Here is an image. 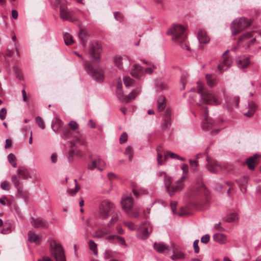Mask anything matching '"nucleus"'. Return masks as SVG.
Here are the masks:
<instances>
[{
	"instance_id": "423d86ee",
	"label": "nucleus",
	"mask_w": 261,
	"mask_h": 261,
	"mask_svg": "<svg viewBox=\"0 0 261 261\" xmlns=\"http://www.w3.org/2000/svg\"><path fill=\"white\" fill-rule=\"evenodd\" d=\"M252 22L245 17L234 19L232 22L231 30L232 35L235 36L249 27Z\"/></svg>"
},
{
	"instance_id": "37998d69",
	"label": "nucleus",
	"mask_w": 261,
	"mask_h": 261,
	"mask_svg": "<svg viewBox=\"0 0 261 261\" xmlns=\"http://www.w3.org/2000/svg\"><path fill=\"white\" fill-rule=\"evenodd\" d=\"M125 154L128 155V160L132 161L133 159V148L131 146H128L126 148L125 151Z\"/></svg>"
},
{
	"instance_id": "8fccbe9b",
	"label": "nucleus",
	"mask_w": 261,
	"mask_h": 261,
	"mask_svg": "<svg viewBox=\"0 0 261 261\" xmlns=\"http://www.w3.org/2000/svg\"><path fill=\"white\" fill-rule=\"evenodd\" d=\"M114 62L116 65L119 68H122V58L119 56H116L114 58Z\"/></svg>"
},
{
	"instance_id": "5fc2aeb1",
	"label": "nucleus",
	"mask_w": 261,
	"mask_h": 261,
	"mask_svg": "<svg viewBox=\"0 0 261 261\" xmlns=\"http://www.w3.org/2000/svg\"><path fill=\"white\" fill-rule=\"evenodd\" d=\"M240 98L238 96H234L232 99V102L230 104V106H234L236 108H238L239 105Z\"/></svg>"
},
{
	"instance_id": "a878e982",
	"label": "nucleus",
	"mask_w": 261,
	"mask_h": 261,
	"mask_svg": "<svg viewBox=\"0 0 261 261\" xmlns=\"http://www.w3.org/2000/svg\"><path fill=\"white\" fill-rule=\"evenodd\" d=\"M166 97L164 95H160L157 100V109L159 112H162L166 107Z\"/></svg>"
},
{
	"instance_id": "c85d7f7f",
	"label": "nucleus",
	"mask_w": 261,
	"mask_h": 261,
	"mask_svg": "<svg viewBox=\"0 0 261 261\" xmlns=\"http://www.w3.org/2000/svg\"><path fill=\"white\" fill-rule=\"evenodd\" d=\"M14 226L12 224L5 223L1 230V232L4 234H9L14 230Z\"/></svg>"
},
{
	"instance_id": "f8f14e48",
	"label": "nucleus",
	"mask_w": 261,
	"mask_h": 261,
	"mask_svg": "<svg viewBox=\"0 0 261 261\" xmlns=\"http://www.w3.org/2000/svg\"><path fill=\"white\" fill-rule=\"evenodd\" d=\"M228 51V50H226L222 56V61L218 65V69L221 72L228 69L231 64V58L229 57H225Z\"/></svg>"
},
{
	"instance_id": "4d7b16f0",
	"label": "nucleus",
	"mask_w": 261,
	"mask_h": 261,
	"mask_svg": "<svg viewBox=\"0 0 261 261\" xmlns=\"http://www.w3.org/2000/svg\"><path fill=\"white\" fill-rule=\"evenodd\" d=\"M7 115V110L5 108H2L0 110V118L3 120L6 118Z\"/></svg>"
},
{
	"instance_id": "13d9d810",
	"label": "nucleus",
	"mask_w": 261,
	"mask_h": 261,
	"mask_svg": "<svg viewBox=\"0 0 261 261\" xmlns=\"http://www.w3.org/2000/svg\"><path fill=\"white\" fill-rule=\"evenodd\" d=\"M195 92L193 89H191L189 92V100L190 102H194L195 101Z\"/></svg>"
},
{
	"instance_id": "4c0bfd02",
	"label": "nucleus",
	"mask_w": 261,
	"mask_h": 261,
	"mask_svg": "<svg viewBox=\"0 0 261 261\" xmlns=\"http://www.w3.org/2000/svg\"><path fill=\"white\" fill-rule=\"evenodd\" d=\"M164 182L167 191L169 189V187H170L173 184L172 183V178L170 176H167V175H165L164 176Z\"/></svg>"
},
{
	"instance_id": "0eeeda50",
	"label": "nucleus",
	"mask_w": 261,
	"mask_h": 261,
	"mask_svg": "<svg viewBox=\"0 0 261 261\" xmlns=\"http://www.w3.org/2000/svg\"><path fill=\"white\" fill-rule=\"evenodd\" d=\"M50 251L56 261H66L63 247L54 240L50 242Z\"/></svg>"
},
{
	"instance_id": "3c124183",
	"label": "nucleus",
	"mask_w": 261,
	"mask_h": 261,
	"mask_svg": "<svg viewBox=\"0 0 261 261\" xmlns=\"http://www.w3.org/2000/svg\"><path fill=\"white\" fill-rule=\"evenodd\" d=\"M127 140V134L126 133H123L119 138V142L120 144H123L126 142Z\"/></svg>"
},
{
	"instance_id": "412c9836",
	"label": "nucleus",
	"mask_w": 261,
	"mask_h": 261,
	"mask_svg": "<svg viewBox=\"0 0 261 261\" xmlns=\"http://www.w3.org/2000/svg\"><path fill=\"white\" fill-rule=\"evenodd\" d=\"M153 246L155 250L159 253H163L165 250H169V246L163 242H155Z\"/></svg>"
},
{
	"instance_id": "a19ab883",
	"label": "nucleus",
	"mask_w": 261,
	"mask_h": 261,
	"mask_svg": "<svg viewBox=\"0 0 261 261\" xmlns=\"http://www.w3.org/2000/svg\"><path fill=\"white\" fill-rule=\"evenodd\" d=\"M61 132L64 138L67 139L71 137V131L67 127H64Z\"/></svg>"
},
{
	"instance_id": "09e8293b",
	"label": "nucleus",
	"mask_w": 261,
	"mask_h": 261,
	"mask_svg": "<svg viewBox=\"0 0 261 261\" xmlns=\"http://www.w3.org/2000/svg\"><path fill=\"white\" fill-rule=\"evenodd\" d=\"M118 220V215L117 214L114 215L111 220L109 221V222L108 223V227H111L113 225H114Z\"/></svg>"
},
{
	"instance_id": "4468645a",
	"label": "nucleus",
	"mask_w": 261,
	"mask_h": 261,
	"mask_svg": "<svg viewBox=\"0 0 261 261\" xmlns=\"http://www.w3.org/2000/svg\"><path fill=\"white\" fill-rule=\"evenodd\" d=\"M121 203L123 208L126 213H128L133 206V200L129 196H125L122 198Z\"/></svg>"
},
{
	"instance_id": "a211bd4d",
	"label": "nucleus",
	"mask_w": 261,
	"mask_h": 261,
	"mask_svg": "<svg viewBox=\"0 0 261 261\" xmlns=\"http://www.w3.org/2000/svg\"><path fill=\"white\" fill-rule=\"evenodd\" d=\"M248 178L249 177L248 176H244L236 180L238 183L240 190L243 193H245L246 192Z\"/></svg>"
},
{
	"instance_id": "dca6fc26",
	"label": "nucleus",
	"mask_w": 261,
	"mask_h": 261,
	"mask_svg": "<svg viewBox=\"0 0 261 261\" xmlns=\"http://www.w3.org/2000/svg\"><path fill=\"white\" fill-rule=\"evenodd\" d=\"M259 155L257 154H255L253 156L249 158L246 160L245 164L247 165L248 168L250 170H253L254 169L255 166L258 163L257 159Z\"/></svg>"
},
{
	"instance_id": "1a4fd4ad",
	"label": "nucleus",
	"mask_w": 261,
	"mask_h": 261,
	"mask_svg": "<svg viewBox=\"0 0 261 261\" xmlns=\"http://www.w3.org/2000/svg\"><path fill=\"white\" fill-rule=\"evenodd\" d=\"M84 66L87 73L91 75L96 81L99 82H103L104 77L103 73L101 71L94 69L92 65L89 61H85Z\"/></svg>"
},
{
	"instance_id": "2eb2a0df",
	"label": "nucleus",
	"mask_w": 261,
	"mask_h": 261,
	"mask_svg": "<svg viewBox=\"0 0 261 261\" xmlns=\"http://www.w3.org/2000/svg\"><path fill=\"white\" fill-rule=\"evenodd\" d=\"M238 67L240 69L246 68L250 64V58L246 56L241 57L236 60Z\"/></svg>"
},
{
	"instance_id": "c9c22d12",
	"label": "nucleus",
	"mask_w": 261,
	"mask_h": 261,
	"mask_svg": "<svg viewBox=\"0 0 261 261\" xmlns=\"http://www.w3.org/2000/svg\"><path fill=\"white\" fill-rule=\"evenodd\" d=\"M75 188L74 189H68L67 191L71 196H74L80 189L76 179H74Z\"/></svg>"
},
{
	"instance_id": "c756f323",
	"label": "nucleus",
	"mask_w": 261,
	"mask_h": 261,
	"mask_svg": "<svg viewBox=\"0 0 261 261\" xmlns=\"http://www.w3.org/2000/svg\"><path fill=\"white\" fill-rule=\"evenodd\" d=\"M254 32H247L240 36L238 40V42L240 43L247 41L249 39L252 38L253 36Z\"/></svg>"
},
{
	"instance_id": "393cba45",
	"label": "nucleus",
	"mask_w": 261,
	"mask_h": 261,
	"mask_svg": "<svg viewBox=\"0 0 261 261\" xmlns=\"http://www.w3.org/2000/svg\"><path fill=\"white\" fill-rule=\"evenodd\" d=\"M133 66L134 68L130 72L131 75L136 78H140L143 72L142 67L138 64H135Z\"/></svg>"
},
{
	"instance_id": "58836bf2",
	"label": "nucleus",
	"mask_w": 261,
	"mask_h": 261,
	"mask_svg": "<svg viewBox=\"0 0 261 261\" xmlns=\"http://www.w3.org/2000/svg\"><path fill=\"white\" fill-rule=\"evenodd\" d=\"M75 154L76 155L82 157L83 156V153L81 151H74L73 149H70L69 151V160L70 161L72 160L73 155Z\"/></svg>"
},
{
	"instance_id": "49530a36",
	"label": "nucleus",
	"mask_w": 261,
	"mask_h": 261,
	"mask_svg": "<svg viewBox=\"0 0 261 261\" xmlns=\"http://www.w3.org/2000/svg\"><path fill=\"white\" fill-rule=\"evenodd\" d=\"M36 122L41 128L43 129L45 128V126L44 121L41 117H40V116L36 117Z\"/></svg>"
},
{
	"instance_id": "5701e85b",
	"label": "nucleus",
	"mask_w": 261,
	"mask_h": 261,
	"mask_svg": "<svg viewBox=\"0 0 261 261\" xmlns=\"http://www.w3.org/2000/svg\"><path fill=\"white\" fill-rule=\"evenodd\" d=\"M208 164L206 165L207 169L212 173H216L217 171V167L219 166L217 162H213L208 157L207 158Z\"/></svg>"
},
{
	"instance_id": "052dcab7",
	"label": "nucleus",
	"mask_w": 261,
	"mask_h": 261,
	"mask_svg": "<svg viewBox=\"0 0 261 261\" xmlns=\"http://www.w3.org/2000/svg\"><path fill=\"white\" fill-rule=\"evenodd\" d=\"M210 236L209 234H206L202 236L201 238V242L204 244H207L210 241Z\"/></svg>"
},
{
	"instance_id": "79ce46f5",
	"label": "nucleus",
	"mask_w": 261,
	"mask_h": 261,
	"mask_svg": "<svg viewBox=\"0 0 261 261\" xmlns=\"http://www.w3.org/2000/svg\"><path fill=\"white\" fill-rule=\"evenodd\" d=\"M188 77V74L186 73H184L182 74L180 77V83L182 85V87L181 88V90H184L185 88V85L187 83V79Z\"/></svg>"
},
{
	"instance_id": "72a5a7b5",
	"label": "nucleus",
	"mask_w": 261,
	"mask_h": 261,
	"mask_svg": "<svg viewBox=\"0 0 261 261\" xmlns=\"http://www.w3.org/2000/svg\"><path fill=\"white\" fill-rule=\"evenodd\" d=\"M64 40L65 43L67 45H71L73 43L72 37L67 33L64 34Z\"/></svg>"
},
{
	"instance_id": "bb28decb",
	"label": "nucleus",
	"mask_w": 261,
	"mask_h": 261,
	"mask_svg": "<svg viewBox=\"0 0 261 261\" xmlns=\"http://www.w3.org/2000/svg\"><path fill=\"white\" fill-rule=\"evenodd\" d=\"M31 224L34 227H42L45 226V222L41 218L35 219L31 218Z\"/></svg>"
},
{
	"instance_id": "473e14b6",
	"label": "nucleus",
	"mask_w": 261,
	"mask_h": 261,
	"mask_svg": "<svg viewBox=\"0 0 261 261\" xmlns=\"http://www.w3.org/2000/svg\"><path fill=\"white\" fill-rule=\"evenodd\" d=\"M89 246L91 251L94 255H97L98 254L97 251V244L92 240L89 241Z\"/></svg>"
},
{
	"instance_id": "c03bdc74",
	"label": "nucleus",
	"mask_w": 261,
	"mask_h": 261,
	"mask_svg": "<svg viewBox=\"0 0 261 261\" xmlns=\"http://www.w3.org/2000/svg\"><path fill=\"white\" fill-rule=\"evenodd\" d=\"M257 107V105L253 101H251L248 102L249 110L253 113H255Z\"/></svg>"
},
{
	"instance_id": "ea45409f",
	"label": "nucleus",
	"mask_w": 261,
	"mask_h": 261,
	"mask_svg": "<svg viewBox=\"0 0 261 261\" xmlns=\"http://www.w3.org/2000/svg\"><path fill=\"white\" fill-rule=\"evenodd\" d=\"M184 257V254L180 251L173 253L172 255L171 256V258L173 260H176L178 259H182Z\"/></svg>"
},
{
	"instance_id": "864d4df0",
	"label": "nucleus",
	"mask_w": 261,
	"mask_h": 261,
	"mask_svg": "<svg viewBox=\"0 0 261 261\" xmlns=\"http://www.w3.org/2000/svg\"><path fill=\"white\" fill-rule=\"evenodd\" d=\"M171 125V119L164 118V122L162 125V128L163 129H166L168 128L169 126Z\"/></svg>"
},
{
	"instance_id": "7c9ffc66",
	"label": "nucleus",
	"mask_w": 261,
	"mask_h": 261,
	"mask_svg": "<svg viewBox=\"0 0 261 261\" xmlns=\"http://www.w3.org/2000/svg\"><path fill=\"white\" fill-rule=\"evenodd\" d=\"M19 176L23 179H27L30 177L28 170L24 167H19L17 170Z\"/></svg>"
},
{
	"instance_id": "4be33fe9",
	"label": "nucleus",
	"mask_w": 261,
	"mask_h": 261,
	"mask_svg": "<svg viewBox=\"0 0 261 261\" xmlns=\"http://www.w3.org/2000/svg\"><path fill=\"white\" fill-rule=\"evenodd\" d=\"M205 79L207 85L211 88L214 87L217 84V78L214 74H207L205 75Z\"/></svg>"
},
{
	"instance_id": "cd10ccee",
	"label": "nucleus",
	"mask_w": 261,
	"mask_h": 261,
	"mask_svg": "<svg viewBox=\"0 0 261 261\" xmlns=\"http://www.w3.org/2000/svg\"><path fill=\"white\" fill-rule=\"evenodd\" d=\"M28 240L30 242L36 243V244H39L41 241L40 238L32 231H29L28 232Z\"/></svg>"
},
{
	"instance_id": "e433bc0d",
	"label": "nucleus",
	"mask_w": 261,
	"mask_h": 261,
	"mask_svg": "<svg viewBox=\"0 0 261 261\" xmlns=\"http://www.w3.org/2000/svg\"><path fill=\"white\" fill-rule=\"evenodd\" d=\"M108 233V232H105L101 229H99L94 232V233L93 234V237L94 238H101Z\"/></svg>"
},
{
	"instance_id": "aec40b11",
	"label": "nucleus",
	"mask_w": 261,
	"mask_h": 261,
	"mask_svg": "<svg viewBox=\"0 0 261 261\" xmlns=\"http://www.w3.org/2000/svg\"><path fill=\"white\" fill-rule=\"evenodd\" d=\"M89 34L82 28H80V31L79 33V37L81 40V44L83 45L84 48H86V43L88 38Z\"/></svg>"
},
{
	"instance_id": "b1692460",
	"label": "nucleus",
	"mask_w": 261,
	"mask_h": 261,
	"mask_svg": "<svg viewBox=\"0 0 261 261\" xmlns=\"http://www.w3.org/2000/svg\"><path fill=\"white\" fill-rule=\"evenodd\" d=\"M213 239L215 242H217L221 244H224L227 242L226 236L221 233H217L213 236Z\"/></svg>"
},
{
	"instance_id": "69168bd1",
	"label": "nucleus",
	"mask_w": 261,
	"mask_h": 261,
	"mask_svg": "<svg viewBox=\"0 0 261 261\" xmlns=\"http://www.w3.org/2000/svg\"><path fill=\"white\" fill-rule=\"evenodd\" d=\"M97 168V161L96 160L93 161L91 164L88 166V169L91 170Z\"/></svg>"
},
{
	"instance_id": "a18cd8bd",
	"label": "nucleus",
	"mask_w": 261,
	"mask_h": 261,
	"mask_svg": "<svg viewBox=\"0 0 261 261\" xmlns=\"http://www.w3.org/2000/svg\"><path fill=\"white\" fill-rule=\"evenodd\" d=\"M123 81L126 87H129L133 85L134 81L129 77L125 76L123 78Z\"/></svg>"
},
{
	"instance_id": "f03ea898",
	"label": "nucleus",
	"mask_w": 261,
	"mask_h": 261,
	"mask_svg": "<svg viewBox=\"0 0 261 261\" xmlns=\"http://www.w3.org/2000/svg\"><path fill=\"white\" fill-rule=\"evenodd\" d=\"M186 28L181 24H173L167 31L168 35L172 36V40L180 44L182 48L189 50V47L185 42L187 37L186 35Z\"/></svg>"
},
{
	"instance_id": "338daca9",
	"label": "nucleus",
	"mask_w": 261,
	"mask_h": 261,
	"mask_svg": "<svg viewBox=\"0 0 261 261\" xmlns=\"http://www.w3.org/2000/svg\"><path fill=\"white\" fill-rule=\"evenodd\" d=\"M14 70H15L16 77L19 79V80H20L22 77V75L21 70L17 67L14 68Z\"/></svg>"
},
{
	"instance_id": "f704fd0d",
	"label": "nucleus",
	"mask_w": 261,
	"mask_h": 261,
	"mask_svg": "<svg viewBox=\"0 0 261 261\" xmlns=\"http://www.w3.org/2000/svg\"><path fill=\"white\" fill-rule=\"evenodd\" d=\"M238 219V215L236 213H231L225 218V221L228 222H235Z\"/></svg>"
},
{
	"instance_id": "de8ad7c7",
	"label": "nucleus",
	"mask_w": 261,
	"mask_h": 261,
	"mask_svg": "<svg viewBox=\"0 0 261 261\" xmlns=\"http://www.w3.org/2000/svg\"><path fill=\"white\" fill-rule=\"evenodd\" d=\"M125 226L127 227L129 229L132 230H135L137 229V226L135 224L131 221H127L124 223Z\"/></svg>"
},
{
	"instance_id": "6e6552de",
	"label": "nucleus",
	"mask_w": 261,
	"mask_h": 261,
	"mask_svg": "<svg viewBox=\"0 0 261 261\" xmlns=\"http://www.w3.org/2000/svg\"><path fill=\"white\" fill-rule=\"evenodd\" d=\"M114 208L113 203L108 200H104L99 206L98 216L102 219H107L114 212Z\"/></svg>"
},
{
	"instance_id": "9b49d317",
	"label": "nucleus",
	"mask_w": 261,
	"mask_h": 261,
	"mask_svg": "<svg viewBox=\"0 0 261 261\" xmlns=\"http://www.w3.org/2000/svg\"><path fill=\"white\" fill-rule=\"evenodd\" d=\"M152 226L149 223L144 222L138 229L137 237L141 240L148 238L152 232Z\"/></svg>"
},
{
	"instance_id": "7ed1b4c3",
	"label": "nucleus",
	"mask_w": 261,
	"mask_h": 261,
	"mask_svg": "<svg viewBox=\"0 0 261 261\" xmlns=\"http://www.w3.org/2000/svg\"><path fill=\"white\" fill-rule=\"evenodd\" d=\"M199 188L197 193V210L205 209L209 203V192L202 181L201 175L197 176V189Z\"/></svg>"
},
{
	"instance_id": "680f3d73",
	"label": "nucleus",
	"mask_w": 261,
	"mask_h": 261,
	"mask_svg": "<svg viewBox=\"0 0 261 261\" xmlns=\"http://www.w3.org/2000/svg\"><path fill=\"white\" fill-rule=\"evenodd\" d=\"M163 155L161 153H158L157 155V161L158 165H162L164 164V162L162 160Z\"/></svg>"
},
{
	"instance_id": "2f4dec72",
	"label": "nucleus",
	"mask_w": 261,
	"mask_h": 261,
	"mask_svg": "<svg viewBox=\"0 0 261 261\" xmlns=\"http://www.w3.org/2000/svg\"><path fill=\"white\" fill-rule=\"evenodd\" d=\"M117 96L118 99L122 102L125 103H128L129 99L123 94V91L121 90H117L116 91Z\"/></svg>"
},
{
	"instance_id": "6e6d98bb",
	"label": "nucleus",
	"mask_w": 261,
	"mask_h": 261,
	"mask_svg": "<svg viewBox=\"0 0 261 261\" xmlns=\"http://www.w3.org/2000/svg\"><path fill=\"white\" fill-rule=\"evenodd\" d=\"M114 17L116 20L120 22L122 21L123 19V15L119 12H116L114 13Z\"/></svg>"
},
{
	"instance_id": "bf43d9fd",
	"label": "nucleus",
	"mask_w": 261,
	"mask_h": 261,
	"mask_svg": "<svg viewBox=\"0 0 261 261\" xmlns=\"http://www.w3.org/2000/svg\"><path fill=\"white\" fill-rule=\"evenodd\" d=\"M69 126L73 130H76L78 128V124L74 121H71L69 123Z\"/></svg>"
},
{
	"instance_id": "774afa93",
	"label": "nucleus",
	"mask_w": 261,
	"mask_h": 261,
	"mask_svg": "<svg viewBox=\"0 0 261 261\" xmlns=\"http://www.w3.org/2000/svg\"><path fill=\"white\" fill-rule=\"evenodd\" d=\"M12 181L14 184L15 186L17 188H18V187L19 186V181L17 179V177L16 175H13L12 176Z\"/></svg>"
},
{
	"instance_id": "ddd939ff",
	"label": "nucleus",
	"mask_w": 261,
	"mask_h": 261,
	"mask_svg": "<svg viewBox=\"0 0 261 261\" xmlns=\"http://www.w3.org/2000/svg\"><path fill=\"white\" fill-rule=\"evenodd\" d=\"M183 184H179L177 182L173 183L167 190V192L170 197L173 196L176 193L180 192L184 188Z\"/></svg>"
},
{
	"instance_id": "e2e57ef3",
	"label": "nucleus",
	"mask_w": 261,
	"mask_h": 261,
	"mask_svg": "<svg viewBox=\"0 0 261 261\" xmlns=\"http://www.w3.org/2000/svg\"><path fill=\"white\" fill-rule=\"evenodd\" d=\"M177 204V202L175 201H171L170 202V206L174 214H175Z\"/></svg>"
},
{
	"instance_id": "39448f33",
	"label": "nucleus",
	"mask_w": 261,
	"mask_h": 261,
	"mask_svg": "<svg viewBox=\"0 0 261 261\" xmlns=\"http://www.w3.org/2000/svg\"><path fill=\"white\" fill-rule=\"evenodd\" d=\"M89 54L93 63H98L102 52L101 45L96 41H91L89 44Z\"/></svg>"
},
{
	"instance_id": "0e129e2a",
	"label": "nucleus",
	"mask_w": 261,
	"mask_h": 261,
	"mask_svg": "<svg viewBox=\"0 0 261 261\" xmlns=\"http://www.w3.org/2000/svg\"><path fill=\"white\" fill-rule=\"evenodd\" d=\"M9 162L12 164L13 162L16 161V158L13 153H10L8 156Z\"/></svg>"
},
{
	"instance_id": "603ef678",
	"label": "nucleus",
	"mask_w": 261,
	"mask_h": 261,
	"mask_svg": "<svg viewBox=\"0 0 261 261\" xmlns=\"http://www.w3.org/2000/svg\"><path fill=\"white\" fill-rule=\"evenodd\" d=\"M96 161H97V168L100 171L103 170L105 167V162L99 159Z\"/></svg>"
},
{
	"instance_id": "9d476101",
	"label": "nucleus",
	"mask_w": 261,
	"mask_h": 261,
	"mask_svg": "<svg viewBox=\"0 0 261 261\" xmlns=\"http://www.w3.org/2000/svg\"><path fill=\"white\" fill-rule=\"evenodd\" d=\"M60 16L63 20H69L71 22L78 20L77 18L74 15V12L69 10L64 4H62L60 5Z\"/></svg>"
},
{
	"instance_id": "6ab92c4d",
	"label": "nucleus",
	"mask_w": 261,
	"mask_h": 261,
	"mask_svg": "<svg viewBox=\"0 0 261 261\" xmlns=\"http://www.w3.org/2000/svg\"><path fill=\"white\" fill-rule=\"evenodd\" d=\"M51 127L54 132H61L64 127L63 122L59 118H56L52 122Z\"/></svg>"
},
{
	"instance_id": "20e7f679",
	"label": "nucleus",
	"mask_w": 261,
	"mask_h": 261,
	"mask_svg": "<svg viewBox=\"0 0 261 261\" xmlns=\"http://www.w3.org/2000/svg\"><path fill=\"white\" fill-rule=\"evenodd\" d=\"M195 190L193 189H189L186 193L185 199L187 203L186 208H181L180 211L178 213L179 216H185L190 215L192 214V211H194L196 207Z\"/></svg>"
},
{
	"instance_id": "f3484780",
	"label": "nucleus",
	"mask_w": 261,
	"mask_h": 261,
	"mask_svg": "<svg viewBox=\"0 0 261 261\" xmlns=\"http://www.w3.org/2000/svg\"><path fill=\"white\" fill-rule=\"evenodd\" d=\"M197 38L200 44H206L210 42V37L207 36L205 31L200 30L198 32Z\"/></svg>"
},
{
	"instance_id": "f257e3e1",
	"label": "nucleus",
	"mask_w": 261,
	"mask_h": 261,
	"mask_svg": "<svg viewBox=\"0 0 261 261\" xmlns=\"http://www.w3.org/2000/svg\"><path fill=\"white\" fill-rule=\"evenodd\" d=\"M197 93L199 95V99L197 105L204 106L202 107L203 122L202 127L203 129L208 130L214 125V121L208 117V111L206 105L208 104L219 105L220 101L217 99L214 95L205 90V86L202 83L197 82Z\"/></svg>"
}]
</instances>
